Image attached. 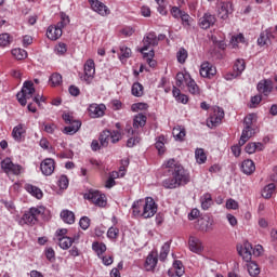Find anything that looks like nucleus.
I'll return each mask as SVG.
<instances>
[{"mask_svg":"<svg viewBox=\"0 0 277 277\" xmlns=\"http://www.w3.org/2000/svg\"><path fill=\"white\" fill-rule=\"evenodd\" d=\"M224 118V109L217 107L214 109V115L210 117V122L212 127H217L222 119Z\"/></svg>","mask_w":277,"mask_h":277,"instance_id":"24","label":"nucleus"},{"mask_svg":"<svg viewBox=\"0 0 277 277\" xmlns=\"http://www.w3.org/2000/svg\"><path fill=\"white\" fill-rule=\"evenodd\" d=\"M79 224H80V228H82V230H88L90 228V217L82 216L79 221Z\"/></svg>","mask_w":277,"mask_h":277,"instance_id":"57","label":"nucleus"},{"mask_svg":"<svg viewBox=\"0 0 277 277\" xmlns=\"http://www.w3.org/2000/svg\"><path fill=\"white\" fill-rule=\"evenodd\" d=\"M12 55H14L15 60H25L27 57V51L16 48L12 50Z\"/></svg>","mask_w":277,"mask_h":277,"instance_id":"42","label":"nucleus"},{"mask_svg":"<svg viewBox=\"0 0 277 277\" xmlns=\"http://www.w3.org/2000/svg\"><path fill=\"white\" fill-rule=\"evenodd\" d=\"M12 42V37H10V34H1L0 35V47H8Z\"/></svg>","mask_w":277,"mask_h":277,"instance_id":"50","label":"nucleus"},{"mask_svg":"<svg viewBox=\"0 0 277 277\" xmlns=\"http://www.w3.org/2000/svg\"><path fill=\"white\" fill-rule=\"evenodd\" d=\"M21 170H23V167L21 164H12L9 173L11 174H15L16 176H18V174H21Z\"/></svg>","mask_w":277,"mask_h":277,"instance_id":"63","label":"nucleus"},{"mask_svg":"<svg viewBox=\"0 0 277 277\" xmlns=\"http://www.w3.org/2000/svg\"><path fill=\"white\" fill-rule=\"evenodd\" d=\"M14 162H12V159L5 158L4 160L1 161V168L6 172V174L10 173V169L12 168Z\"/></svg>","mask_w":277,"mask_h":277,"instance_id":"53","label":"nucleus"},{"mask_svg":"<svg viewBox=\"0 0 277 277\" xmlns=\"http://www.w3.org/2000/svg\"><path fill=\"white\" fill-rule=\"evenodd\" d=\"M240 170L243 174H247V176H250V174H254L256 170V166L254 164V161L247 159L242 161L240 166Z\"/></svg>","mask_w":277,"mask_h":277,"instance_id":"18","label":"nucleus"},{"mask_svg":"<svg viewBox=\"0 0 277 277\" xmlns=\"http://www.w3.org/2000/svg\"><path fill=\"white\" fill-rule=\"evenodd\" d=\"M45 211L47 209L42 206L32 207L23 214L22 221L24 222V224H27L28 226H34L38 224L39 217H41V215H44Z\"/></svg>","mask_w":277,"mask_h":277,"instance_id":"2","label":"nucleus"},{"mask_svg":"<svg viewBox=\"0 0 277 277\" xmlns=\"http://www.w3.org/2000/svg\"><path fill=\"white\" fill-rule=\"evenodd\" d=\"M111 135V130H104L100 134V144L103 146V148H107L109 146V140H111L109 136Z\"/></svg>","mask_w":277,"mask_h":277,"instance_id":"31","label":"nucleus"},{"mask_svg":"<svg viewBox=\"0 0 277 277\" xmlns=\"http://www.w3.org/2000/svg\"><path fill=\"white\" fill-rule=\"evenodd\" d=\"M198 226L199 230H202L203 233H209V230H212V224L209 221V217H201L198 220Z\"/></svg>","mask_w":277,"mask_h":277,"instance_id":"30","label":"nucleus"},{"mask_svg":"<svg viewBox=\"0 0 277 277\" xmlns=\"http://www.w3.org/2000/svg\"><path fill=\"white\" fill-rule=\"evenodd\" d=\"M69 24H70V17L66 15V13L62 12L61 21L56 25L62 29H64V27H66V25H69Z\"/></svg>","mask_w":277,"mask_h":277,"instance_id":"45","label":"nucleus"},{"mask_svg":"<svg viewBox=\"0 0 277 277\" xmlns=\"http://www.w3.org/2000/svg\"><path fill=\"white\" fill-rule=\"evenodd\" d=\"M105 109H107L105 104H90L88 111L90 118H103L105 116Z\"/></svg>","mask_w":277,"mask_h":277,"instance_id":"11","label":"nucleus"},{"mask_svg":"<svg viewBox=\"0 0 277 277\" xmlns=\"http://www.w3.org/2000/svg\"><path fill=\"white\" fill-rule=\"evenodd\" d=\"M212 205L213 199L211 198V194L203 195V200L201 201V208L203 209V211L210 209Z\"/></svg>","mask_w":277,"mask_h":277,"instance_id":"39","label":"nucleus"},{"mask_svg":"<svg viewBox=\"0 0 277 277\" xmlns=\"http://www.w3.org/2000/svg\"><path fill=\"white\" fill-rule=\"evenodd\" d=\"M246 70V61L237 60L234 64V74L225 75L226 81H232V79H237L241 72Z\"/></svg>","mask_w":277,"mask_h":277,"instance_id":"10","label":"nucleus"},{"mask_svg":"<svg viewBox=\"0 0 277 277\" xmlns=\"http://www.w3.org/2000/svg\"><path fill=\"white\" fill-rule=\"evenodd\" d=\"M63 120H65L66 124H69L63 130L65 135H75V133L81 129V122L68 113L63 114Z\"/></svg>","mask_w":277,"mask_h":277,"instance_id":"4","label":"nucleus"},{"mask_svg":"<svg viewBox=\"0 0 277 277\" xmlns=\"http://www.w3.org/2000/svg\"><path fill=\"white\" fill-rule=\"evenodd\" d=\"M274 194H276V184L274 183L266 185L262 190V196L263 198H266V199L272 198Z\"/></svg>","mask_w":277,"mask_h":277,"instance_id":"32","label":"nucleus"},{"mask_svg":"<svg viewBox=\"0 0 277 277\" xmlns=\"http://www.w3.org/2000/svg\"><path fill=\"white\" fill-rule=\"evenodd\" d=\"M96 74V66L94 64V60L89 58L84 63V76H83V81L90 85L94 79V75Z\"/></svg>","mask_w":277,"mask_h":277,"instance_id":"6","label":"nucleus"},{"mask_svg":"<svg viewBox=\"0 0 277 277\" xmlns=\"http://www.w3.org/2000/svg\"><path fill=\"white\" fill-rule=\"evenodd\" d=\"M247 269L248 273L253 277H256L261 274V268H259V264H256V262H247Z\"/></svg>","mask_w":277,"mask_h":277,"instance_id":"33","label":"nucleus"},{"mask_svg":"<svg viewBox=\"0 0 277 277\" xmlns=\"http://www.w3.org/2000/svg\"><path fill=\"white\" fill-rule=\"evenodd\" d=\"M226 208L237 211V209H239V202H237L235 199H228L226 201Z\"/></svg>","mask_w":277,"mask_h":277,"instance_id":"61","label":"nucleus"},{"mask_svg":"<svg viewBox=\"0 0 277 277\" xmlns=\"http://www.w3.org/2000/svg\"><path fill=\"white\" fill-rule=\"evenodd\" d=\"M164 166L172 174V176L162 181V187H164V189H176V187H181L182 185H187V183H189V173H187L185 168H183L181 163H177L176 160L170 159Z\"/></svg>","mask_w":277,"mask_h":277,"instance_id":"1","label":"nucleus"},{"mask_svg":"<svg viewBox=\"0 0 277 277\" xmlns=\"http://www.w3.org/2000/svg\"><path fill=\"white\" fill-rule=\"evenodd\" d=\"M158 259L157 256L153 255V253H149L146 261H145V268L147 272H153L155 267H157Z\"/></svg>","mask_w":277,"mask_h":277,"instance_id":"28","label":"nucleus"},{"mask_svg":"<svg viewBox=\"0 0 277 277\" xmlns=\"http://www.w3.org/2000/svg\"><path fill=\"white\" fill-rule=\"evenodd\" d=\"M188 245L190 252H195V254H200V252H202V242L200 241V239L196 237H190Z\"/></svg>","mask_w":277,"mask_h":277,"instance_id":"22","label":"nucleus"},{"mask_svg":"<svg viewBox=\"0 0 277 277\" xmlns=\"http://www.w3.org/2000/svg\"><path fill=\"white\" fill-rule=\"evenodd\" d=\"M50 83L55 88L56 85H62V75L60 74H52L50 77Z\"/></svg>","mask_w":277,"mask_h":277,"instance_id":"47","label":"nucleus"},{"mask_svg":"<svg viewBox=\"0 0 277 277\" xmlns=\"http://www.w3.org/2000/svg\"><path fill=\"white\" fill-rule=\"evenodd\" d=\"M166 136L163 135H160L155 144L158 153L162 154V153H166Z\"/></svg>","mask_w":277,"mask_h":277,"instance_id":"41","label":"nucleus"},{"mask_svg":"<svg viewBox=\"0 0 277 277\" xmlns=\"http://www.w3.org/2000/svg\"><path fill=\"white\" fill-rule=\"evenodd\" d=\"M118 235H120V229L117 227H110L107 232L108 239H118Z\"/></svg>","mask_w":277,"mask_h":277,"instance_id":"56","label":"nucleus"},{"mask_svg":"<svg viewBox=\"0 0 277 277\" xmlns=\"http://www.w3.org/2000/svg\"><path fill=\"white\" fill-rule=\"evenodd\" d=\"M237 252L240 256H242L246 263H250L252 261L253 248L252 243H250L249 241H245L243 246H237Z\"/></svg>","mask_w":277,"mask_h":277,"instance_id":"7","label":"nucleus"},{"mask_svg":"<svg viewBox=\"0 0 277 277\" xmlns=\"http://www.w3.org/2000/svg\"><path fill=\"white\" fill-rule=\"evenodd\" d=\"M132 96H136V98L144 96V85L142 83L134 82L132 84Z\"/></svg>","mask_w":277,"mask_h":277,"instance_id":"34","label":"nucleus"},{"mask_svg":"<svg viewBox=\"0 0 277 277\" xmlns=\"http://www.w3.org/2000/svg\"><path fill=\"white\" fill-rule=\"evenodd\" d=\"M172 135L175 142H185V136L187 135V131L184 127L176 126L173 128Z\"/></svg>","mask_w":277,"mask_h":277,"instance_id":"21","label":"nucleus"},{"mask_svg":"<svg viewBox=\"0 0 277 277\" xmlns=\"http://www.w3.org/2000/svg\"><path fill=\"white\" fill-rule=\"evenodd\" d=\"M89 3L92 8V11L100 14V16H109L110 11H109V8L105 5V3L98 0H89Z\"/></svg>","mask_w":277,"mask_h":277,"instance_id":"8","label":"nucleus"},{"mask_svg":"<svg viewBox=\"0 0 277 277\" xmlns=\"http://www.w3.org/2000/svg\"><path fill=\"white\" fill-rule=\"evenodd\" d=\"M55 51L58 55H64L66 51H68V48L66 47V43H58L55 47Z\"/></svg>","mask_w":277,"mask_h":277,"instance_id":"62","label":"nucleus"},{"mask_svg":"<svg viewBox=\"0 0 277 277\" xmlns=\"http://www.w3.org/2000/svg\"><path fill=\"white\" fill-rule=\"evenodd\" d=\"M216 22L217 18H215V15L211 13H205L203 16L199 18V27L201 29H210V27H213Z\"/></svg>","mask_w":277,"mask_h":277,"instance_id":"12","label":"nucleus"},{"mask_svg":"<svg viewBox=\"0 0 277 277\" xmlns=\"http://www.w3.org/2000/svg\"><path fill=\"white\" fill-rule=\"evenodd\" d=\"M96 207H106L107 206V199L105 195L101 194L97 195V198L95 199V202H93Z\"/></svg>","mask_w":277,"mask_h":277,"instance_id":"52","label":"nucleus"},{"mask_svg":"<svg viewBox=\"0 0 277 277\" xmlns=\"http://www.w3.org/2000/svg\"><path fill=\"white\" fill-rule=\"evenodd\" d=\"M195 158L197 163H205L207 161V154L203 148H197L195 150Z\"/></svg>","mask_w":277,"mask_h":277,"instance_id":"37","label":"nucleus"},{"mask_svg":"<svg viewBox=\"0 0 277 277\" xmlns=\"http://www.w3.org/2000/svg\"><path fill=\"white\" fill-rule=\"evenodd\" d=\"M199 72L201 77L206 79H211V77H215V74L217 72V70L211 63L205 62L201 64Z\"/></svg>","mask_w":277,"mask_h":277,"instance_id":"14","label":"nucleus"},{"mask_svg":"<svg viewBox=\"0 0 277 277\" xmlns=\"http://www.w3.org/2000/svg\"><path fill=\"white\" fill-rule=\"evenodd\" d=\"M190 79H192V76L188 72L186 74L177 72L175 77V85L177 88H183V84L187 83Z\"/></svg>","mask_w":277,"mask_h":277,"instance_id":"27","label":"nucleus"},{"mask_svg":"<svg viewBox=\"0 0 277 277\" xmlns=\"http://www.w3.org/2000/svg\"><path fill=\"white\" fill-rule=\"evenodd\" d=\"M233 12L234 9L232 2H222L219 9V18H222V21H226V18H228V15L233 14Z\"/></svg>","mask_w":277,"mask_h":277,"instance_id":"16","label":"nucleus"},{"mask_svg":"<svg viewBox=\"0 0 277 277\" xmlns=\"http://www.w3.org/2000/svg\"><path fill=\"white\" fill-rule=\"evenodd\" d=\"M120 51H121V54L119 56L120 60H127L131 57V48L122 47Z\"/></svg>","mask_w":277,"mask_h":277,"instance_id":"58","label":"nucleus"},{"mask_svg":"<svg viewBox=\"0 0 277 277\" xmlns=\"http://www.w3.org/2000/svg\"><path fill=\"white\" fill-rule=\"evenodd\" d=\"M34 94H36V89L34 88V82L25 81L21 92H18L16 94V98H17L19 105H22V107H25V105H27V101L29 98L34 97Z\"/></svg>","mask_w":277,"mask_h":277,"instance_id":"3","label":"nucleus"},{"mask_svg":"<svg viewBox=\"0 0 277 277\" xmlns=\"http://www.w3.org/2000/svg\"><path fill=\"white\" fill-rule=\"evenodd\" d=\"M180 18L183 23V25H185L186 27H189V25H192V17L189 16V14L183 12L181 15H180Z\"/></svg>","mask_w":277,"mask_h":277,"instance_id":"59","label":"nucleus"},{"mask_svg":"<svg viewBox=\"0 0 277 277\" xmlns=\"http://www.w3.org/2000/svg\"><path fill=\"white\" fill-rule=\"evenodd\" d=\"M245 40H246V38L240 34V35L232 38V44H233V47H237V44H239V42H243Z\"/></svg>","mask_w":277,"mask_h":277,"instance_id":"64","label":"nucleus"},{"mask_svg":"<svg viewBox=\"0 0 277 277\" xmlns=\"http://www.w3.org/2000/svg\"><path fill=\"white\" fill-rule=\"evenodd\" d=\"M273 88L271 80H264L258 83V92H260V94H264V96H269Z\"/></svg>","mask_w":277,"mask_h":277,"instance_id":"19","label":"nucleus"},{"mask_svg":"<svg viewBox=\"0 0 277 277\" xmlns=\"http://www.w3.org/2000/svg\"><path fill=\"white\" fill-rule=\"evenodd\" d=\"M168 254H170V242H164V245L161 247L159 260L166 261V259H168Z\"/></svg>","mask_w":277,"mask_h":277,"instance_id":"40","label":"nucleus"},{"mask_svg":"<svg viewBox=\"0 0 277 277\" xmlns=\"http://www.w3.org/2000/svg\"><path fill=\"white\" fill-rule=\"evenodd\" d=\"M63 28L60 27L57 24L54 26H49L47 29V37L49 40H60L62 38Z\"/></svg>","mask_w":277,"mask_h":277,"instance_id":"17","label":"nucleus"},{"mask_svg":"<svg viewBox=\"0 0 277 277\" xmlns=\"http://www.w3.org/2000/svg\"><path fill=\"white\" fill-rule=\"evenodd\" d=\"M58 187L61 189H67L68 188V177L66 175H62L58 180Z\"/></svg>","mask_w":277,"mask_h":277,"instance_id":"60","label":"nucleus"},{"mask_svg":"<svg viewBox=\"0 0 277 277\" xmlns=\"http://www.w3.org/2000/svg\"><path fill=\"white\" fill-rule=\"evenodd\" d=\"M146 120H148V118L144 114H138V115L134 116L133 128L142 129V128L146 127Z\"/></svg>","mask_w":277,"mask_h":277,"instance_id":"26","label":"nucleus"},{"mask_svg":"<svg viewBox=\"0 0 277 277\" xmlns=\"http://www.w3.org/2000/svg\"><path fill=\"white\" fill-rule=\"evenodd\" d=\"M256 134V130L254 128H243L240 140L238 142L239 146L246 145L253 135Z\"/></svg>","mask_w":277,"mask_h":277,"instance_id":"20","label":"nucleus"},{"mask_svg":"<svg viewBox=\"0 0 277 277\" xmlns=\"http://www.w3.org/2000/svg\"><path fill=\"white\" fill-rule=\"evenodd\" d=\"M144 205V200L140 199L137 201H134L132 209H133V215H141L142 216V210Z\"/></svg>","mask_w":277,"mask_h":277,"instance_id":"43","label":"nucleus"},{"mask_svg":"<svg viewBox=\"0 0 277 277\" xmlns=\"http://www.w3.org/2000/svg\"><path fill=\"white\" fill-rule=\"evenodd\" d=\"M176 57L180 64H185V61L187 60V50L181 48L176 54Z\"/></svg>","mask_w":277,"mask_h":277,"instance_id":"49","label":"nucleus"},{"mask_svg":"<svg viewBox=\"0 0 277 277\" xmlns=\"http://www.w3.org/2000/svg\"><path fill=\"white\" fill-rule=\"evenodd\" d=\"M122 137V134L120 133V131H110V142L111 144H118V142H120V138Z\"/></svg>","mask_w":277,"mask_h":277,"instance_id":"54","label":"nucleus"},{"mask_svg":"<svg viewBox=\"0 0 277 277\" xmlns=\"http://www.w3.org/2000/svg\"><path fill=\"white\" fill-rule=\"evenodd\" d=\"M143 48L140 50L141 53H146L150 47H157L159 44V39L155 32H149L143 38Z\"/></svg>","mask_w":277,"mask_h":277,"instance_id":"9","label":"nucleus"},{"mask_svg":"<svg viewBox=\"0 0 277 277\" xmlns=\"http://www.w3.org/2000/svg\"><path fill=\"white\" fill-rule=\"evenodd\" d=\"M27 133V128H25V124L19 123L13 128L12 131V137L15 142H25V135Z\"/></svg>","mask_w":277,"mask_h":277,"instance_id":"15","label":"nucleus"},{"mask_svg":"<svg viewBox=\"0 0 277 277\" xmlns=\"http://www.w3.org/2000/svg\"><path fill=\"white\" fill-rule=\"evenodd\" d=\"M79 239V236L75 237V238H70L68 236H63L61 238H58V246L60 248H62V250H68V248H70L72 246V243H75V241H77Z\"/></svg>","mask_w":277,"mask_h":277,"instance_id":"23","label":"nucleus"},{"mask_svg":"<svg viewBox=\"0 0 277 277\" xmlns=\"http://www.w3.org/2000/svg\"><path fill=\"white\" fill-rule=\"evenodd\" d=\"M142 55L145 60H147V64H149L151 68H155L157 64V62L153 60V57H155V50H150L149 52H143Z\"/></svg>","mask_w":277,"mask_h":277,"instance_id":"36","label":"nucleus"},{"mask_svg":"<svg viewBox=\"0 0 277 277\" xmlns=\"http://www.w3.org/2000/svg\"><path fill=\"white\" fill-rule=\"evenodd\" d=\"M254 118H256V115H254V114H251V115H248L247 117H245V120H243L245 128L253 129L252 124L254 123Z\"/></svg>","mask_w":277,"mask_h":277,"instance_id":"51","label":"nucleus"},{"mask_svg":"<svg viewBox=\"0 0 277 277\" xmlns=\"http://www.w3.org/2000/svg\"><path fill=\"white\" fill-rule=\"evenodd\" d=\"M25 189L26 192H28V194H31L35 198H37V200H41L42 196H44L42 189L38 188L35 185L26 184Z\"/></svg>","mask_w":277,"mask_h":277,"instance_id":"25","label":"nucleus"},{"mask_svg":"<svg viewBox=\"0 0 277 277\" xmlns=\"http://www.w3.org/2000/svg\"><path fill=\"white\" fill-rule=\"evenodd\" d=\"M157 213V203L153 197H146L145 201L143 202V212L142 217L148 220V217H153Z\"/></svg>","mask_w":277,"mask_h":277,"instance_id":"5","label":"nucleus"},{"mask_svg":"<svg viewBox=\"0 0 277 277\" xmlns=\"http://www.w3.org/2000/svg\"><path fill=\"white\" fill-rule=\"evenodd\" d=\"M40 170L44 176H51L55 172V160L53 158L44 159L40 164Z\"/></svg>","mask_w":277,"mask_h":277,"instance_id":"13","label":"nucleus"},{"mask_svg":"<svg viewBox=\"0 0 277 277\" xmlns=\"http://www.w3.org/2000/svg\"><path fill=\"white\" fill-rule=\"evenodd\" d=\"M186 87L188 89V92L190 94H200V88H198V84L196 83V81L194 79H188V81L186 82Z\"/></svg>","mask_w":277,"mask_h":277,"instance_id":"35","label":"nucleus"},{"mask_svg":"<svg viewBox=\"0 0 277 277\" xmlns=\"http://www.w3.org/2000/svg\"><path fill=\"white\" fill-rule=\"evenodd\" d=\"M101 195L98 190L91 189L87 194H84L85 200H91V202H95L96 198Z\"/></svg>","mask_w":277,"mask_h":277,"instance_id":"44","label":"nucleus"},{"mask_svg":"<svg viewBox=\"0 0 277 277\" xmlns=\"http://www.w3.org/2000/svg\"><path fill=\"white\" fill-rule=\"evenodd\" d=\"M148 109V104L146 103H135L132 104L131 110L136 113V111H146Z\"/></svg>","mask_w":277,"mask_h":277,"instance_id":"48","label":"nucleus"},{"mask_svg":"<svg viewBox=\"0 0 277 277\" xmlns=\"http://www.w3.org/2000/svg\"><path fill=\"white\" fill-rule=\"evenodd\" d=\"M173 273L175 274H185V267L183 266V262H181L180 260H175L173 262Z\"/></svg>","mask_w":277,"mask_h":277,"instance_id":"46","label":"nucleus"},{"mask_svg":"<svg viewBox=\"0 0 277 277\" xmlns=\"http://www.w3.org/2000/svg\"><path fill=\"white\" fill-rule=\"evenodd\" d=\"M61 217L65 224H75V213L70 210H63Z\"/></svg>","mask_w":277,"mask_h":277,"instance_id":"29","label":"nucleus"},{"mask_svg":"<svg viewBox=\"0 0 277 277\" xmlns=\"http://www.w3.org/2000/svg\"><path fill=\"white\" fill-rule=\"evenodd\" d=\"M269 42V36L267 32H261L260 37L258 38V44L259 47H265Z\"/></svg>","mask_w":277,"mask_h":277,"instance_id":"55","label":"nucleus"},{"mask_svg":"<svg viewBox=\"0 0 277 277\" xmlns=\"http://www.w3.org/2000/svg\"><path fill=\"white\" fill-rule=\"evenodd\" d=\"M92 248L96 252L97 256H101L104 252H107V246L103 242H93Z\"/></svg>","mask_w":277,"mask_h":277,"instance_id":"38","label":"nucleus"}]
</instances>
